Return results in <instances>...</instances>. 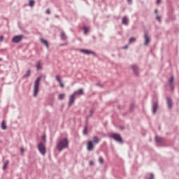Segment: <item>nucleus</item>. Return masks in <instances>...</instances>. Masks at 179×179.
<instances>
[{
	"label": "nucleus",
	"mask_w": 179,
	"mask_h": 179,
	"mask_svg": "<svg viewBox=\"0 0 179 179\" xmlns=\"http://www.w3.org/2000/svg\"><path fill=\"white\" fill-rule=\"evenodd\" d=\"M93 142H94V143L97 144V143H99V142H100V139H99V137H97V136H94Z\"/></svg>",
	"instance_id": "20"
},
{
	"label": "nucleus",
	"mask_w": 179,
	"mask_h": 179,
	"mask_svg": "<svg viewBox=\"0 0 179 179\" xmlns=\"http://www.w3.org/2000/svg\"><path fill=\"white\" fill-rule=\"evenodd\" d=\"M135 41H136V39L135 38H130L129 40V44H132V43H135Z\"/></svg>",
	"instance_id": "23"
},
{
	"label": "nucleus",
	"mask_w": 179,
	"mask_h": 179,
	"mask_svg": "<svg viewBox=\"0 0 179 179\" xmlns=\"http://www.w3.org/2000/svg\"><path fill=\"white\" fill-rule=\"evenodd\" d=\"M168 82H169V85H173V82H174V78L171 77Z\"/></svg>",
	"instance_id": "24"
},
{
	"label": "nucleus",
	"mask_w": 179,
	"mask_h": 179,
	"mask_svg": "<svg viewBox=\"0 0 179 179\" xmlns=\"http://www.w3.org/2000/svg\"><path fill=\"white\" fill-rule=\"evenodd\" d=\"M61 38L62 40H66V35L65 34V32L64 31L62 32Z\"/></svg>",
	"instance_id": "22"
},
{
	"label": "nucleus",
	"mask_w": 179,
	"mask_h": 179,
	"mask_svg": "<svg viewBox=\"0 0 179 179\" xmlns=\"http://www.w3.org/2000/svg\"><path fill=\"white\" fill-rule=\"evenodd\" d=\"M90 166H93L94 163L92 162V161H90Z\"/></svg>",
	"instance_id": "42"
},
{
	"label": "nucleus",
	"mask_w": 179,
	"mask_h": 179,
	"mask_svg": "<svg viewBox=\"0 0 179 179\" xmlns=\"http://www.w3.org/2000/svg\"><path fill=\"white\" fill-rule=\"evenodd\" d=\"M22 40H23V35L15 36L12 38L13 43H20Z\"/></svg>",
	"instance_id": "6"
},
{
	"label": "nucleus",
	"mask_w": 179,
	"mask_h": 179,
	"mask_svg": "<svg viewBox=\"0 0 179 179\" xmlns=\"http://www.w3.org/2000/svg\"><path fill=\"white\" fill-rule=\"evenodd\" d=\"M148 176L150 178H145V179H154L155 178V175H153V173H149Z\"/></svg>",
	"instance_id": "30"
},
{
	"label": "nucleus",
	"mask_w": 179,
	"mask_h": 179,
	"mask_svg": "<svg viewBox=\"0 0 179 179\" xmlns=\"http://www.w3.org/2000/svg\"><path fill=\"white\" fill-rule=\"evenodd\" d=\"M154 13H157V10H155Z\"/></svg>",
	"instance_id": "44"
},
{
	"label": "nucleus",
	"mask_w": 179,
	"mask_h": 179,
	"mask_svg": "<svg viewBox=\"0 0 179 179\" xmlns=\"http://www.w3.org/2000/svg\"><path fill=\"white\" fill-rule=\"evenodd\" d=\"M56 80H57V82H59V83L60 82H62V81H61V78H60L58 76H56Z\"/></svg>",
	"instance_id": "32"
},
{
	"label": "nucleus",
	"mask_w": 179,
	"mask_h": 179,
	"mask_svg": "<svg viewBox=\"0 0 179 179\" xmlns=\"http://www.w3.org/2000/svg\"><path fill=\"white\" fill-rule=\"evenodd\" d=\"M29 6H31V7L34 6V0H29Z\"/></svg>",
	"instance_id": "25"
},
{
	"label": "nucleus",
	"mask_w": 179,
	"mask_h": 179,
	"mask_svg": "<svg viewBox=\"0 0 179 179\" xmlns=\"http://www.w3.org/2000/svg\"><path fill=\"white\" fill-rule=\"evenodd\" d=\"M159 107V103L157 102H155L152 105V114H156V111H157V108Z\"/></svg>",
	"instance_id": "12"
},
{
	"label": "nucleus",
	"mask_w": 179,
	"mask_h": 179,
	"mask_svg": "<svg viewBox=\"0 0 179 179\" xmlns=\"http://www.w3.org/2000/svg\"><path fill=\"white\" fill-rule=\"evenodd\" d=\"M64 97H65V94H59V100H63Z\"/></svg>",
	"instance_id": "28"
},
{
	"label": "nucleus",
	"mask_w": 179,
	"mask_h": 179,
	"mask_svg": "<svg viewBox=\"0 0 179 179\" xmlns=\"http://www.w3.org/2000/svg\"><path fill=\"white\" fill-rule=\"evenodd\" d=\"M60 87H64V83H62V81H60L59 83Z\"/></svg>",
	"instance_id": "37"
},
{
	"label": "nucleus",
	"mask_w": 179,
	"mask_h": 179,
	"mask_svg": "<svg viewBox=\"0 0 179 179\" xmlns=\"http://www.w3.org/2000/svg\"><path fill=\"white\" fill-rule=\"evenodd\" d=\"M20 150H21V153H23L24 152V149H23V148H21Z\"/></svg>",
	"instance_id": "41"
},
{
	"label": "nucleus",
	"mask_w": 179,
	"mask_h": 179,
	"mask_svg": "<svg viewBox=\"0 0 179 179\" xmlns=\"http://www.w3.org/2000/svg\"><path fill=\"white\" fill-rule=\"evenodd\" d=\"M123 48L124 50H127V48H128V45H125Z\"/></svg>",
	"instance_id": "43"
},
{
	"label": "nucleus",
	"mask_w": 179,
	"mask_h": 179,
	"mask_svg": "<svg viewBox=\"0 0 179 179\" xmlns=\"http://www.w3.org/2000/svg\"><path fill=\"white\" fill-rule=\"evenodd\" d=\"M80 52H82L85 55H90V54H92V55H96V53L94 52L86 49H80Z\"/></svg>",
	"instance_id": "7"
},
{
	"label": "nucleus",
	"mask_w": 179,
	"mask_h": 179,
	"mask_svg": "<svg viewBox=\"0 0 179 179\" xmlns=\"http://www.w3.org/2000/svg\"><path fill=\"white\" fill-rule=\"evenodd\" d=\"M99 163H100V164H103V163H104V159H103V157H100L99 158Z\"/></svg>",
	"instance_id": "29"
},
{
	"label": "nucleus",
	"mask_w": 179,
	"mask_h": 179,
	"mask_svg": "<svg viewBox=\"0 0 179 179\" xmlns=\"http://www.w3.org/2000/svg\"><path fill=\"white\" fill-rule=\"evenodd\" d=\"M38 150H39V152L41 153V155H43V156L45 155V152H46L45 145H44V144L42 142L38 143Z\"/></svg>",
	"instance_id": "5"
},
{
	"label": "nucleus",
	"mask_w": 179,
	"mask_h": 179,
	"mask_svg": "<svg viewBox=\"0 0 179 179\" xmlns=\"http://www.w3.org/2000/svg\"><path fill=\"white\" fill-rule=\"evenodd\" d=\"M130 110H131V111H134V105H132V106H131Z\"/></svg>",
	"instance_id": "40"
},
{
	"label": "nucleus",
	"mask_w": 179,
	"mask_h": 179,
	"mask_svg": "<svg viewBox=\"0 0 179 179\" xmlns=\"http://www.w3.org/2000/svg\"><path fill=\"white\" fill-rule=\"evenodd\" d=\"M161 2H162V0H157V1H156L157 5L160 4Z\"/></svg>",
	"instance_id": "36"
},
{
	"label": "nucleus",
	"mask_w": 179,
	"mask_h": 179,
	"mask_svg": "<svg viewBox=\"0 0 179 179\" xmlns=\"http://www.w3.org/2000/svg\"><path fill=\"white\" fill-rule=\"evenodd\" d=\"M166 103H167L168 108H171V107H173V101L170 97H167Z\"/></svg>",
	"instance_id": "13"
},
{
	"label": "nucleus",
	"mask_w": 179,
	"mask_h": 179,
	"mask_svg": "<svg viewBox=\"0 0 179 179\" xmlns=\"http://www.w3.org/2000/svg\"><path fill=\"white\" fill-rule=\"evenodd\" d=\"M94 148V146H93V141H88L87 143V149L89 151H92L93 150V148Z\"/></svg>",
	"instance_id": "10"
},
{
	"label": "nucleus",
	"mask_w": 179,
	"mask_h": 179,
	"mask_svg": "<svg viewBox=\"0 0 179 179\" xmlns=\"http://www.w3.org/2000/svg\"><path fill=\"white\" fill-rule=\"evenodd\" d=\"M42 141H43V142H45V135H43L42 136Z\"/></svg>",
	"instance_id": "39"
},
{
	"label": "nucleus",
	"mask_w": 179,
	"mask_h": 179,
	"mask_svg": "<svg viewBox=\"0 0 179 179\" xmlns=\"http://www.w3.org/2000/svg\"><path fill=\"white\" fill-rule=\"evenodd\" d=\"M169 87H170V88H171V90H174V85L170 84V85H169Z\"/></svg>",
	"instance_id": "33"
},
{
	"label": "nucleus",
	"mask_w": 179,
	"mask_h": 179,
	"mask_svg": "<svg viewBox=\"0 0 179 179\" xmlns=\"http://www.w3.org/2000/svg\"><path fill=\"white\" fill-rule=\"evenodd\" d=\"M41 41L43 45H45L46 48H50V46L48 45V42L46 40H44L43 38H41Z\"/></svg>",
	"instance_id": "14"
},
{
	"label": "nucleus",
	"mask_w": 179,
	"mask_h": 179,
	"mask_svg": "<svg viewBox=\"0 0 179 179\" xmlns=\"http://www.w3.org/2000/svg\"><path fill=\"white\" fill-rule=\"evenodd\" d=\"M155 141L157 142V143H162V142H163V138L159 136H156Z\"/></svg>",
	"instance_id": "17"
},
{
	"label": "nucleus",
	"mask_w": 179,
	"mask_h": 179,
	"mask_svg": "<svg viewBox=\"0 0 179 179\" xmlns=\"http://www.w3.org/2000/svg\"><path fill=\"white\" fill-rule=\"evenodd\" d=\"M45 79L47 78V76L43 75V76H38L34 84V97H36L37 94H38V89L40 87V82H41V79Z\"/></svg>",
	"instance_id": "1"
},
{
	"label": "nucleus",
	"mask_w": 179,
	"mask_h": 179,
	"mask_svg": "<svg viewBox=\"0 0 179 179\" xmlns=\"http://www.w3.org/2000/svg\"><path fill=\"white\" fill-rule=\"evenodd\" d=\"M156 20H157L158 22H162V18L160 17V16L157 15Z\"/></svg>",
	"instance_id": "31"
},
{
	"label": "nucleus",
	"mask_w": 179,
	"mask_h": 179,
	"mask_svg": "<svg viewBox=\"0 0 179 179\" xmlns=\"http://www.w3.org/2000/svg\"><path fill=\"white\" fill-rule=\"evenodd\" d=\"M69 146V141L68 138H63L57 143V149L59 152H62L64 149H68Z\"/></svg>",
	"instance_id": "2"
},
{
	"label": "nucleus",
	"mask_w": 179,
	"mask_h": 179,
	"mask_svg": "<svg viewBox=\"0 0 179 179\" xmlns=\"http://www.w3.org/2000/svg\"><path fill=\"white\" fill-rule=\"evenodd\" d=\"M31 75V71L30 69L27 70L26 74L24 76V78H29Z\"/></svg>",
	"instance_id": "16"
},
{
	"label": "nucleus",
	"mask_w": 179,
	"mask_h": 179,
	"mask_svg": "<svg viewBox=\"0 0 179 179\" xmlns=\"http://www.w3.org/2000/svg\"><path fill=\"white\" fill-rule=\"evenodd\" d=\"M127 3H129V5H131L132 0H127Z\"/></svg>",
	"instance_id": "38"
},
{
	"label": "nucleus",
	"mask_w": 179,
	"mask_h": 179,
	"mask_svg": "<svg viewBox=\"0 0 179 179\" xmlns=\"http://www.w3.org/2000/svg\"><path fill=\"white\" fill-rule=\"evenodd\" d=\"M84 1H86V0H84Z\"/></svg>",
	"instance_id": "46"
},
{
	"label": "nucleus",
	"mask_w": 179,
	"mask_h": 179,
	"mask_svg": "<svg viewBox=\"0 0 179 179\" xmlns=\"http://www.w3.org/2000/svg\"><path fill=\"white\" fill-rule=\"evenodd\" d=\"M83 30L84 31V34H87V33H89V27H83Z\"/></svg>",
	"instance_id": "21"
},
{
	"label": "nucleus",
	"mask_w": 179,
	"mask_h": 179,
	"mask_svg": "<svg viewBox=\"0 0 179 179\" xmlns=\"http://www.w3.org/2000/svg\"><path fill=\"white\" fill-rule=\"evenodd\" d=\"M131 69H133V72L134 74H136V76L139 75V69L138 68V66L136 65H131Z\"/></svg>",
	"instance_id": "9"
},
{
	"label": "nucleus",
	"mask_w": 179,
	"mask_h": 179,
	"mask_svg": "<svg viewBox=\"0 0 179 179\" xmlns=\"http://www.w3.org/2000/svg\"><path fill=\"white\" fill-rule=\"evenodd\" d=\"M76 94H79V96L83 94V89L80 88L78 91H75L74 93H73L70 97H69V106H72L73 103L75 102L76 98L75 96Z\"/></svg>",
	"instance_id": "3"
},
{
	"label": "nucleus",
	"mask_w": 179,
	"mask_h": 179,
	"mask_svg": "<svg viewBox=\"0 0 179 179\" xmlns=\"http://www.w3.org/2000/svg\"><path fill=\"white\" fill-rule=\"evenodd\" d=\"M45 13H47V15H50L51 13V11L50 10V9H47Z\"/></svg>",
	"instance_id": "34"
},
{
	"label": "nucleus",
	"mask_w": 179,
	"mask_h": 179,
	"mask_svg": "<svg viewBox=\"0 0 179 179\" xmlns=\"http://www.w3.org/2000/svg\"><path fill=\"white\" fill-rule=\"evenodd\" d=\"M128 23H129V20L128 17L124 16L122 19V24H124V26H128Z\"/></svg>",
	"instance_id": "11"
},
{
	"label": "nucleus",
	"mask_w": 179,
	"mask_h": 179,
	"mask_svg": "<svg viewBox=\"0 0 179 179\" xmlns=\"http://www.w3.org/2000/svg\"><path fill=\"white\" fill-rule=\"evenodd\" d=\"M110 138L115 141L116 142H118V143H123L122 141V137H121V135L118 134H113L110 136Z\"/></svg>",
	"instance_id": "4"
},
{
	"label": "nucleus",
	"mask_w": 179,
	"mask_h": 179,
	"mask_svg": "<svg viewBox=\"0 0 179 179\" xmlns=\"http://www.w3.org/2000/svg\"><path fill=\"white\" fill-rule=\"evenodd\" d=\"M3 41V36H0V43H2Z\"/></svg>",
	"instance_id": "35"
},
{
	"label": "nucleus",
	"mask_w": 179,
	"mask_h": 179,
	"mask_svg": "<svg viewBox=\"0 0 179 179\" xmlns=\"http://www.w3.org/2000/svg\"><path fill=\"white\" fill-rule=\"evenodd\" d=\"M1 128L3 131H5V129H6V128H8L6 126V122H5V120H2L1 124Z\"/></svg>",
	"instance_id": "15"
},
{
	"label": "nucleus",
	"mask_w": 179,
	"mask_h": 179,
	"mask_svg": "<svg viewBox=\"0 0 179 179\" xmlns=\"http://www.w3.org/2000/svg\"><path fill=\"white\" fill-rule=\"evenodd\" d=\"M96 85H97V86H100V84H99V83H96Z\"/></svg>",
	"instance_id": "45"
},
{
	"label": "nucleus",
	"mask_w": 179,
	"mask_h": 179,
	"mask_svg": "<svg viewBox=\"0 0 179 179\" xmlns=\"http://www.w3.org/2000/svg\"><path fill=\"white\" fill-rule=\"evenodd\" d=\"M39 69H41V62L38 61L36 62V71H38Z\"/></svg>",
	"instance_id": "18"
},
{
	"label": "nucleus",
	"mask_w": 179,
	"mask_h": 179,
	"mask_svg": "<svg viewBox=\"0 0 179 179\" xmlns=\"http://www.w3.org/2000/svg\"><path fill=\"white\" fill-rule=\"evenodd\" d=\"M93 113H94V111L93 110H91L90 111V115L88 116H87V120H89V118H90V117H92L93 115Z\"/></svg>",
	"instance_id": "26"
},
{
	"label": "nucleus",
	"mask_w": 179,
	"mask_h": 179,
	"mask_svg": "<svg viewBox=\"0 0 179 179\" xmlns=\"http://www.w3.org/2000/svg\"><path fill=\"white\" fill-rule=\"evenodd\" d=\"M150 43V36L148 35V33L145 32L144 34V45H148Z\"/></svg>",
	"instance_id": "8"
},
{
	"label": "nucleus",
	"mask_w": 179,
	"mask_h": 179,
	"mask_svg": "<svg viewBox=\"0 0 179 179\" xmlns=\"http://www.w3.org/2000/svg\"><path fill=\"white\" fill-rule=\"evenodd\" d=\"M83 135H87V126H85L83 129Z\"/></svg>",
	"instance_id": "27"
},
{
	"label": "nucleus",
	"mask_w": 179,
	"mask_h": 179,
	"mask_svg": "<svg viewBox=\"0 0 179 179\" xmlns=\"http://www.w3.org/2000/svg\"><path fill=\"white\" fill-rule=\"evenodd\" d=\"M9 164V160L5 161L3 165V170H6V167H8V165Z\"/></svg>",
	"instance_id": "19"
}]
</instances>
